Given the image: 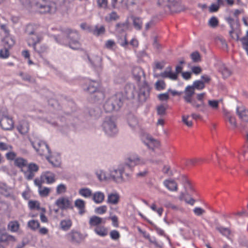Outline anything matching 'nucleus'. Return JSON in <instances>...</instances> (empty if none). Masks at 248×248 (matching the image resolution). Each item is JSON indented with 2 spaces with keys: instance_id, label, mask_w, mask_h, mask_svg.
Masks as SVG:
<instances>
[{
  "instance_id": "obj_1",
  "label": "nucleus",
  "mask_w": 248,
  "mask_h": 248,
  "mask_svg": "<svg viewBox=\"0 0 248 248\" xmlns=\"http://www.w3.org/2000/svg\"><path fill=\"white\" fill-rule=\"evenodd\" d=\"M14 165L20 170L28 180H32L35 173L39 170V166L37 164L28 163V160L22 157H17L15 159Z\"/></svg>"
},
{
  "instance_id": "obj_2",
  "label": "nucleus",
  "mask_w": 248,
  "mask_h": 248,
  "mask_svg": "<svg viewBox=\"0 0 248 248\" xmlns=\"http://www.w3.org/2000/svg\"><path fill=\"white\" fill-rule=\"evenodd\" d=\"M39 27L36 24H28L26 26L25 32L28 35L27 42L29 46H33L43 40L42 35L38 33Z\"/></svg>"
},
{
  "instance_id": "obj_3",
  "label": "nucleus",
  "mask_w": 248,
  "mask_h": 248,
  "mask_svg": "<svg viewBox=\"0 0 248 248\" xmlns=\"http://www.w3.org/2000/svg\"><path fill=\"white\" fill-rule=\"evenodd\" d=\"M35 6L42 14H53L57 11L56 3L48 0H38L35 3Z\"/></svg>"
},
{
  "instance_id": "obj_4",
  "label": "nucleus",
  "mask_w": 248,
  "mask_h": 248,
  "mask_svg": "<svg viewBox=\"0 0 248 248\" xmlns=\"http://www.w3.org/2000/svg\"><path fill=\"white\" fill-rule=\"evenodd\" d=\"M122 101L118 94L108 99L104 105V108L106 112H111L119 109L122 105Z\"/></svg>"
},
{
  "instance_id": "obj_5",
  "label": "nucleus",
  "mask_w": 248,
  "mask_h": 248,
  "mask_svg": "<svg viewBox=\"0 0 248 248\" xmlns=\"http://www.w3.org/2000/svg\"><path fill=\"white\" fill-rule=\"evenodd\" d=\"M140 138L142 142L147 146V147L154 151L158 149L160 146V143L159 140L154 139L151 135L147 133H144L140 135Z\"/></svg>"
},
{
  "instance_id": "obj_6",
  "label": "nucleus",
  "mask_w": 248,
  "mask_h": 248,
  "mask_svg": "<svg viewBox=\"0 0 248 248\" xmlns=\"http://www.w3.org/2000/svg\"><path fill=\"white\" fill-rule=\"evenodd\" d=\"M67 38L69 39V46L74 50L79 49L81 47V44L79 41V35L77 31H73L70 29L67 31Z\"/></svg>"
},
{
  "instance_id": "obj_7",
  "label": "nucleus",
  "mask_w": 248,
  "mask_h": 248,
  "mask_svg": "<svg viewBox=\"0 0 248 248\" xmlns=\"http://www.w3.org/2000/svg\"><path fill=\"white\" fill-rule=\"evenodd\" d=\"M102 126L105 133L108 136H112L118 132L116 125L110 117L106 118L102 124Z\"/></svg>"
},
{
  "instance_id": "obj_8",
  "label": "nucleus",
  "mask_w": 248,
  "mask_h": 248,
  "mask_svg": "<svg viewBox=\"0 0 248 248\" xmlns=\"http://www.w3.org/2000/svg\"><path fill=\"white\" fill-rule=\"evenodd\" d=\"M33 147L40 155H46L50 152L48 145L44 141L36 139L34 141L31 140Z\"/></svg>"
},
{
  "instance_id": "obj_9",
  "label": "nucleus",
  "mask_w": 248,
  "mask_h": 248,
  "mask_svg": "<svg viewBox=\"0 0 248 248\" xmlns=\"http://www.w3.org/2000/svg\"><path fill=\"white\" fill-rule=\"evenodd\" d=\"M147 160L140 158L138 155L133 154L128 157L125 161V166L130 169L138 165H143L146 163Z\"/></svg>"
},
{
  "instance_id": "obj_10",
  "label": "nucleus",
  "mask_w": 248,
  "mask_h": 248,
  "mask_svg": "<svg viewBox=\"0 0 248 248\" xmlns=\"http://www.w3.org/2000/svg\"><path fill=\"white\" fill-rule=\"evenodd\" d=\"M0 29L3 31L4 36L1 39L3 43L8 44L10 46H14L16 44V40L13 36L11 35L10 31L6 24H2Z\"/></svg>"
},
{
  "instance_id": "obj_11",
  "label": "nucleus",
  "mask_w": 248,
  "mask_h": 248,
  "mask_svg": "<svg viewBox=\"0 0 248 248\" xmlns=\"http://www.w3.org/2000/svg\"><path fill=\"white\" fill-rule=\"evenodd\" d=\"M158 4L164 9L167 8L171 12L178 11V3L176 0H158Z\"/></svg>"
},
{
  "instance_id": "obj_12",
  "label": "nucleus",
  "mask_w": 248,
  "mask_h": 248,
  "mask_svg": "<svg viewBox=\"0 0 248 248\" xmlns=\"http://www.w3.org/2000/svg\"><path fill=\"white\" fill-rule=\"evenodd\" d=\"M87 86L86 89L84 88L87 92L90 93H96L100 97H103V93L100 92V84L99 82L94 80L89 81Z\"/></svg>"
},
{
  "instance_id": "obj_13",
  "label": "nucleus",
  "mask_w": 248,
  "mask_h": 248,
  "mask_svg": "<svg viewBox=\"0 0 248 248\" xmlns=\"http://www.w3.org/2000/svg\"><path fill=\"white\" fill-rule=\"evenodd\" d=\"M55 204L61 210L72 209V202L68 197H62L58 198Z\"/></svg>"
},
{
  "instance_id": "obj_14",
  "label": "nucleus",
  "mask_w": 248,
  "mask_h": 248,
  "mask_svg": "<svg viewBox=\"0 0 248 248\" xmlns=\"http://www.w3.org/2000/svg\"><path fill=\"white\" fill-rule=\"evenodd\" d=\"M66 237L68 241L75 244L80 243L83 240L82 234L74 230H72L68 233Z\"/></svg>"
},
{
  "instance_id": "obj_15",
  "label": "nucleus",
  "mask_w": 248,
  "mask_h": 248,
  "mask_svg": "<svg viewBox=\"0 0 248 248\" xmlns=\"http://www.w3.org/2000/svg\"><path fill=\"white\" fill-rule=\"evenodd\" d=\"M14 121L11 118L6 115L2 116L0 119V125L4 130H10L14 127Z\"/></svg>"
},
{
  "instance_id": "obj_16",
  "label": "nucleus",
  "mask_w": 248,
  "mask_h": 248,
  "mask_svg": "<svg viewBox=\"0 0 248 248\" xmlns=\"http://www.w3.org/2000/svg\"><path fill=\"white\" fill-rule=\"evenodd\" d=\"M16 237L7 232L0 233V242L3 243L5 246L13 245L16 242Z\"/></svg>"
},
{
  "instance_id": "obj_17",
  "label": "nucleus",
  "mask_w": 248,
  "mask_h": 248,
  "mask_svg": "<svg viewBox=\"0 0 248 248\" xmlns=\"http://www.w3.org/2000/svg\"><path fill=\"white\" fill-rule=\"evenodd\" d=\"M205 96V93H204L198 94L197 100L199 102H201V103H198L196 100H194L192 106L195 108H199L202 111H204L206 109V105L204 103Z\"/></svg>"
},
{
  "instance_id": "obj_18",
  "label": "nucleus",
  "mask_w": 248,
  "mask_h": 248,
  "mask_svg": "<svg viewBox=\"0 0 248 248\" xmlns=\"http://www.w3.org/2000/svg\"><path fill=\"white\" fill-rule=\"evenodd\" d=\"M195 93V90L194 88L190 85L187 86L184 92L183 98L186 102L190 103L192 105V103L194 100H193V96Z\"/></svg>"
},
{
  "instance_id": "obj_19",
  "label": "nucleus",
  "mask_w": 248,
  "mask_h": 248,
  "mask_svg": "<svg viewBox=\"0 0 248 248\" xmlns=\"http://www.w3.org/2000/svg\"><path fill=\"white\" fill-rule=\"evenodd\" d=\"M124 91L125 96L127 98H133L135 94L137 93V90L132 83L127 84L125 86Z\"/></svg>"
},
{
  "instance_id": "obj_20",
  "label": "nucleus",
  "mask_w": 248,
  "mask_h": 248,
  "mask_svg": "<svg viewBox=\"0 0 248 248\" xmlns=\"http://www.w3.org/2000/svg\"><path fill=\"white\" fill-rule=\"evenodd\" d=\"M0 192L7 197H11L13 195V190L12 188L2 182H0Z\"/></svg>"
},
{
  "instance_id": "obj_21",
  "label": "nucleus",
  "mask_w": 248,
  "mask_h": 248,
  "mask_svg": "<svg viewBox=\"0 0 248 248\" xmlns=\"http://www.w3.org/2000/svg\"><path fill=\"white\" fill-rule=\"evenodd\" d=\"M41 178L43 182H46L48 184H50L55 182V174L50 171H46L43 173L41 176Z\"/></svg>"
},
{
  "instance_id": "obj_22",
  "label": "nucleus",
  "mask_w": 248,
  "mask_h": 248,
  "mask_svg": "<svg viewBox=\"0 0 248 248\" xmlns=\"http://www.w3.org/2000/svg\"><path fill=\"white\" fill-rule=\"evenodd\" d=\"M124 171V168L114 170L111 171L110 176L115 181L120 182L122 180V175Z\"/></svg>"
},
{
  "instance_id": "obj_23",
  "label": "nucleus",
  "mask_w": 248,
  "mask_h": 248,
  "mask_svg": "<svg viewBox=\"0 0 248 248\" xmlns=\"http://www.w3.org/2000/svg\"><path fill=\"white\" fill-rule=\"evenodd\" d=\"M163 184L170 191H176L178 190L177 184L174 180L171 179L165 180Z\"/></svg>"
},
{
  "instance_id": "obj_24",
  "label": "nucleus",
  "mask_w": 248,
  "mask_h": 248,
  "mask_svg": "<svg viewBox=\"0 0 248 248\" xmlns=\"http://www.w3.org/2000/svg\"><path fill=\"white\" fill-rule=\"evenodd\" d=\"M106 222L105 220L99 217L93 216L91 217L89 220V224L91 226L97 227L101 224H105Z\"/></svg>"
},
{
  "instance_id": "obj_25",
  "label": "nucleus",
  "mask_w": 248,
  "mask_h": 248,
  "mask_svg": "<svg viewBox=\"0 0 248 248\" xmlns=\"http://www.w3.org/2000/svg\"><path fill=\"white\" fill-rule=\"evenodd\" d=\"M237 113L239 118L244 122H248V110L243 107L237 108Z\"/></svg>"
},
{
  "instance_id": "obj_26",
  "label": "nucleus",
  "mask_w": 248,
  "mask_h": 248,
  "mask_svg": "<svg viewBox=\"0 0 248 248\" xmlns=\"http://www.w3.org/2000/svg\"><path fill=\"white\" fill-rule=\"evenodd\" d=\"M4 47L0 49V58L2 59H6L10 55V49L13 46H10L6 43H3Z\"/></svg>"
},
{
  "instance_id": "obj_27",
  "label": "nucleus",
  "mask_w": 248,
  "mask_h": 248,
  "mask_svg": "<svg viewBox=\"0 0 248 248\" xmlns=\"http://www.w3.org/2000/svg\"><path fill=\"white\" fill-rule=\"evenodd\" d=\"M224 115L225 120L229 122L232 128H235L237 124L235 117L230 112L226 110L224 111Z\"/></svg>"
},
{
  "instance_id": "obj_28",
  "label": "nucleus",
  "mask_w": 248,
  "mask_h": 248,
  "mask_svg": "<svg viewBox=\"0 0 248 248\" xmlns=\"http://www.w3.org/2000/svg\"><path fill=\"white\" fill-rule=\"evenodd\" d=\"M32 47L34 51L40 56H42L43 54L46 53L48 49L47 46L46 45L40 44V43L36 44Z\"/></svg>"
},
{
  "instance_id": "obj_29",
  "label": "nucleus",
  "mask_w": 248,
  "mask_h": 248,
  "mask_svg": "<svg viewBox=\"0 0 248 248\" xmlns=\"http://www.w3.org/2000/svg\"><path fill=\"white\" fill-rule=\"evenodd\" d=\"M132 73L134 78L138 82L140 80L141 77L144 75V72L142 69L138 66L133 67Z\"/></svg>"
},
{
  "instance_id": "obj_30",
  "label": "nucleus",
  "mask_w": 248,
  "mask_h": 248,
  "mask_svg": "<svg viewBox=\"0 0 248 248\" xmlns=\"http://www.w3.org/2000/svg\"><path fill=\"white\" fill-rule=\"evenodd\" d=\"M120 201V195L117 193H111L108 195L107 202L113 205L117 204Z\"/></svg>"
},
{
  "instance_id": "obj_31",
  "label": "nucleus",
  "mask_w": 248,
  "mask_h": 248,
  "mask_svg": "<svg viewBox=\"0 0 248 248\" xmlns=\"http://www.w3.org/2000/svg\"><path fill=\"white\" fill-rule=\"evenodd\" d=\"M169 69V71H165L164 72L160 74V76L163 78H169L173 80H176L177 79L178 75L177 73H173L171 71V67L168 68Z\"/></svg>"
},
{
  "instance_id": "obj_32",
  "label": "nucleus",
  "mask_w": 248,
  "mask_h": 248,
  "mask_svg": "<svg viewBox=\"0 0 248 248\" xmlns=\"http://www.w3.org/2000/svg\"><path fill=\"white\" fill-rule=\"evenodd\" d=\"M75 205L78 210V213L82 215L85 212V202L82 199H77L75 202Z\"/></svg>"
},
{
  "instance_id": "obj_33",
  "label": "nucleus",
  "mask_w": 248,
  "mask_h": 248,
  "mask_svg": "<svg viewBox=\"0 0 248 248\" xmlns=\"http://www.w3.org/2000/svg\"><path fill=\"white\" fill-rule=\"evenodd\" d=\"M92 199L97 204L102 203L105 199L104 194L100 191H97L92 194Z\"/></svg>"
},
{
  "instance_id": "obj_34",
  "label": "nucleus",
  "mask_w": 248,
  "mask_h": 248,
  "mask_svg": "<svg viewBox=\"0 0 248 248\" xmlns=\"http://www.w3.org/2000/svg\"><path fill=\"white\" fill-rule=\"evenodd\" d=\"M204 159L202 158H191L187 159L185 161V164L187 166L191 167L200 165Z\"/></svg>"
},
{
  "instance_id": "obj_35",
  "label": "nucleus",
  "mask_w": 248,
  "mask_h": 248,
  "mask_svg": "<svg viewBox=\"0 0 248 248\" xmlns=\"http://www.w3.org/2000/svg\"><path fill=\"white\" fill-rule=\"evenodd\" d=\"M72 225V221L69 218L62 219L60 223V228L64 231L69 230Z\"/></svg>"
},
{
  "instance_id": "obj_36",
  "label": "nucleus",
  "mask_w": 248,
  "mask_h": 248,
  "mask_svg": "<svg viewBox=\"0 0 248 248\" xmlns=\"http://www.w3.org/2000/svg\"><path fill=\"white\" fill-rule=\"evenodd\" d=\"M94 232L96 234L101 237H105L108 234V229L104 226H97L94 228Z\"/></svg>"
},
{
  "instance_id": "obj_37",
  "label": "nucleus",
  "mask_w": 248,
  "mask_h": 248,
  "mask_svg": "<svg viewBox=\"0 0 248 248\" xmlns=\"http://www.w3.org/2000/svg\"><path fill=\"white\" fill-rule=\"evenodd\" d=\"M46 158L48 162L54 167H58L61 164V158L58 155L47 156Z\"/></svg>"
},
{
  "instance_id": "obj_38",
  "label": "nucleus",
  "mask_w": 248,
  "mask_h": 248,
  "mask_svg": "<svg viewBox=\"0 0 248 248\" xmlns=\"http://www.w3.org/2000/svg\"><path fill=\"white\" fill-rule=\"evenodd\" d=\"M20 224L16 220L10 221L8 224V229L11 232H17L19 229Z\"/></svg>"
},
{
  "instance_id": "obj_39",
  "label": "nucleus",
  "mask_w": 248,
  "mask_h": 248,
  "mask_svg": "<svg viewBox=\"0 0 248 248\" xmlns=\"http://www.w3.org/2000/svg\"><path fill=\"white\" fill-rule=\"evenodd\" d=\"M79 194L85 198H89L92 196V191L89 188H81L78 191Z\"/></svg>"
},
{
  "instance_id": "obj_40",
  "label": "nucleus",
  "mask_w": 248,
  "mask_h": 248,
  "mask_svg": "<svg viewBox=\"0 0 248 248\" xmlns=\"http://www.w3.org/2000/svg\"><path fill=\"white\" fill-rule=\"evenodd\" d=\"M129 24L128 22L119 23L116 25V31L118 32L121 33L128 30Z\"/></svg>"
},
{
  "instance_id": "obj_41",
  "label": "nucleus",
  "mask_w": 248,
  "mask_h": 248,
  "mask_svg": "<svg viewBox=\"0 0 248 248\" xmlns=\"http://www.w3.org/2000/svg\"><path fill=\"white\" fill-rule=\"evenodd\" d=\"M17 130L22 134L27 133L29 129V126L28 123L23 122L17 126Z\"/></svg>"
},
{
  "instance_id": "obj_42",
  "label": "nucleus",
  "mask_w": 248,
  "mask_h": 248,
  "mask_svg": "<svg viewBox=\"0 0 248 248\" xmlns=\"http://www.w3.org/2000/svg\"><path fill=\"white\" fill-rule=\"evenodd\" d=\"M119 18V16L116 12L113 11L105 17V21L110 22L112 21L117 20Z\"/></svg>"
},
{
  "instance_id": "obj_43",
  "label": "nucleus",
  "mask_w": 248,
  "mask_h": 248,
  "mask_svg": "<svg viewBox=\"0 0 248 248\" xmlns=\"http://www.w3.org/2000/svg\"><path fill=\"white\" fill-rule=\"evenodd\" d=\"M40 205V202L38 201H30L28 202V206L31 210H41L42 208H41Z\"/></svg>"
},
{
  "instance_id": "obj_44",
  "label": "nucleus",
  "mask_w": 248,
  "mask_h": 248,
  "mask_svg": "<svg viewBox=\"0 0 248 248\" xmlns=\"http://www.w3.org/2000/svg\"><path fill=\"white\" fill-rule=\"evenodd\" d=\"M28 226L31 229L35 231L40 227V223L38 220H31L28 222Z\"/></svg>"
},
{
  "instance_id": "obj_45",
  "label": "nucleus",
  "mask_w": 248,
  "mask_h": 248,
  "mask_svg": "<svg viewBox=\"0 0 248 248\" xmlns=\"http://www.w3.org/2000/svg\"><path fill=\"white\" fill-rule=\"evenodd\" d=\"M94 35L99 36L100 34H104L105 32V28L104 26L98 27L97 26L92 31Z\"/></svg>"
},
{
  "instance_id": "obj_46",
  "label": "nucleus",
  "mask_w": 248,
  "mask_h": 248,
  "mask_svg": "<svg viewBox=\"0 0 248 248\" xmlns=\"http://www.w3.org/2000/svg\"><path fill=\"white\" fill-rule=\"evenodd\" d=\"M216 229L223 235L225 236L226 237L229 236L231 233L230 230L228 228L219 226L217 227L216 228Z\"/></svg>"
},
{
  "instance_id": "obj_47",
  "label": "nucleus",
  "mask_w": 248,
  "mask_h": 248,
  "mask_svg": "<svg viewBox=\"0 0 248 248\" xmlns=\"http://www.w3.org/2000/svg\"><path fill=\"white\" fill-rule=\"evenodd\" d=\"M132 18L133 19L134 27L137 30H140L141 28L142 25L141 19L140 18L136 17H132Z\"/></svg>"
},
{
  "instance_id": "obj_48",
  "label": "nucleus",
  "mask_w": 248,
  "mask_h": 248,
  "mask_svg": "<svg viewBox=\"0 0 248 248\" xmlns=\"http://www.w3.org/2000/svg\"><path fill=\"white\" fill-rule=\"evenodd\" d=\"M192 86L194 88V90L196 89L201 90L205 88L204 82L202 81L199 80L195 81Z\"/></svg>"
},
{
  "instance_id": "obj_49",
  "label": "nucleus",
  "mask_w": 248,
  "mask_h": 248,
  "mask_svg": "<svg viewBox=\"0 0 248 248\" xmlns=\"http://www.w3.org/2000/svg\"><path fill=\"white\" fill-rule=\"evenodd\" d=\"M110 238L113 240H118L121 236L120 232L115 230H112L109 232Z\"/></svg>"
},
{
  "instance_id": "obj_50",
  "label": "nucleus",
  "mask_w": 248,
  "mask_h": 248,
  "mask_svg": "<svg viewBox=\"0 0 248 248\" xmlns=\"http://www.w3.org/2000/svg\"><path fill=\"white\" fill-rule=\"evenodd\" d=\"M66 190V186L63 184H61L58 185L56 187V193L58 195H60L65 193Z\"/></svg>"
},
{
  "instance_id": "obj_51",
  "label": "nucleus",
  "mask_w": 248,
  "mask_h": 248,
  "mask_svg": "<svg viewBox=\"0 0 248 248\" xmlns=\"http://www.w3.org/2000/svg\"><path fill=\"white\" fill-rule=\"evenodd\" d=\"M8 152L5 154V157L8 160L15 161L16 159V154L13 152L12 150H9Z\"/></svg>"
},
{
  "instance_id": "obj_52",
  "label": "nucleus",
  "mask_w": 248,
  "mask_h": 248,
  "mask_svg": "<svg viewBox=\"0 0 248 248\" xmlns=\"http://www.w3.org/2000/svg\"><path fill=\"white\" fill-rule=\"evenodd\" d=\"M50 191L49 188L44 187L39 189V193L42 197H46L48 195Z\"/></svg>"
},
{
  "instance_id": "obj_53",
  "label": "nucleus",
  "mask_w": 248,
  "mask_h": 248,
  "mask_svg": "<svg viewBox=\"0 0 248 248\" xmlns=\"http://www.w3.org/2000/svg\"><path fill=\"white\" fill-rule=\"evenodd\" d=\"M162 172L168 176H171L173 175V173L170 170V167L168 165H166L163 166L162 169Z\"/></svg>"
},
{
  "instance_id": "obj_54",
  "label": "nucleus",
  "mask_w": 248,
  "mask_h": 248,
  "mask_svg": "<svg viewBox=\"0 0 248 248\" xmlns=\"http://www.w3.org/2000/svg\"><path fill=\"white\" fill-rule=\"evenodd\" d=\"M12 150L13 146L12 145L8 144L6 143H4L1 141L0 142V151H5Z\"/></svg>"
},
{
  "instance_id": "obj_55",
  "label": "nucleus",
  "mask_w": 248,
  "mask_h": 248,
  "mask_svg": "<svg viewBox=\"0 0 248 248\" xmlns=\"http://www.w3.org/2000/svg\"><path fill=\"white\" fill-rule=\"evenodd\" d=\"M19 2L23 7L27 9H30L32 7L30 0H16Z\"/></svg>"
},
{
  "instance_id": "obj_56",
  "label": "nucleus",
  "mask_w": 248,
  "mask_h": 248,
  "mask_svg": "<svg viewBox=\"0 0 248 248\" xmlns=\"http://www.w3.org/2000/svg\"><path fill=\"white\" fill-rule=\"evenodd\" d=\"M219 101L215 100H208V105L214 109H217L219 107Z\"/></svg>"
},
{
  "instance_id": "obj_57",
  "label": "nucleus",
  "mask_w": 248,
  "mask_h": 248,
  "mask_svg": "<svg viewBox=\"0 0 248 248\" xmlns=\"http://www.w3.org/2000/svg\"><path fill=\"white\" fill-rule=\"evenodd\" d=\"M128 122L129 125L132 127H135L138 123L137 118L133 116H131L128 118Z\"/></svg>"
},
{
  "instance_id": "obj_58",
  "label": "nucleus",
  "mask_w": 248,
  "mask_h": 248,
  "mask_svg": "<svg viewBox=\"0 0 248 248\" xmlns=\"http://www.w3.org/2000/svg\"><path fill=\"white\" fill-rule=\"evenodd\" d=\"M189 117H190L188 115L182 116V122L188 127H191L193 123L192 121L189 120Z\"/></svg>"
},
{
  "instance_id": "obj_59",
  "label": "nucleus",
  "mask_w": 248,
  "mask_h": 248,
  "mask_svg": "<svg viewBox=\"0 0 248 248\" xmlns=\"http://www.w3.org/2000/svg\"><path fill=\"white\" fill-rule=\"evenodd\" d=\"M107 211V207L106 205H102L98 207L95 209V212L96 213L102 215L105 213Z\"/></svg>"
},
{
  "instance_id": "obj_60",
  "label": "nucleus",
  "mask_w": 248,
  "mask_h": 248,
  "mask_svg": "<svg viewBox=\"0 0 248 248\" xmlns=\"http://www.w3.org/2000/svg\"><path fill=\"white\" fill-rule=\"evenodd\" d=\"M166 84L163 80H158L155 83V88L157 90H162L165 88Z\"/></svg>"
},
{
  "instance_id": "obj_61",
  "label": "nucleus",
  "mask_w": 248,
  "mask_h": 248,
  "mask_svg": "<svg viewBox=\"0 0 248 248\" xmlns=\"http://www.w3.org/2000/svg\"><path fill=\"white\" fill-rule=\"evenodd\" d=\"M190 57L194 62H198L201 60V56L199 53L197 51L192 53Z\"/></svg>"
},
{
  "instance_id": "obj_62",
  "label": "nucleus",
  "mask_w": 248,
  "mask_h": 248,
  "mask_svg": "<svg viewBox=\"0 0 248 248\" xmlns=\"http://www.w3.org/2000/svg\"><path fill=\"white\" fill-rule=\"evenodd\" d=\"M98 7L106 9L108 8V0H97Z\"/></svg>"
},
{
  "instance_id": "obj_63",
  "label": "nucleus",
  "mask_w": 248,
  "mask_h": 248,
  "mask_svg": "<svg viewBox=\"0 0 248 248\" xmlns=\"http://www.w3.org/2000/svg\"><path fill=\"white\" fill-rule=\"evenodd\" d=\"M167 108L161 105L157 107V113L158 115H164L166 113Z\"/></svg>"
},
{
  "instance_id": "obj_64",
  "label": "nucleus",
  "mask_w": 248,
  "mask_h": 248,
  "mask_svg": "<svg viewBox=\"0 0 248 248\" xmlns=\"http://www.w3.org/2000/svg\"><path fill=\"white\" fill-rule=\"evenodd\" d=\"M218 21L217 17L215 16L212 17L209 21V25L212 27H215L217 26Z\"/></svg>"
}]
</instances>
